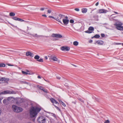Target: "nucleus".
I'll use <instances>...</instances> for the list:
<instances>
[{"label": "nucleus", "instance_id": "20e7f679", "mask_svg": "<svg viewBox=\"0 0 123 123\" xmlns=\"http://www.w3.org/2000/svg\"><path fill=\"white\" fill-rule=\"evenodd\" d=\"M16 93V92L14 91L7 90L0 92V95L2 94H15Z\"/></svg>", "mask_w": 123, "mask_h": 123}, {"label": "nucleus", "instance_id": "473e14b6", "mask_svg": "<svg viewBox=\"0 0 123 123\" xmlns=\"http://www.w3.org/2000/svg\"><path fill=\"white\" fill-rule=\"evenodd\" d=\"M110 122V121L109 120H105V122L104 123H109Z\"/></svg>", "mask_w": 123, "mask_h": 123}, {"label": "nucleus", "instance_id": "aec40b11", "mask_svg": "<svg viewBox=\"0 0 123 123\" xmlns=\"http://www.w3.org/2000/svg\"><path fill=\"white\" fill-rule=\"evenodd\" d=\"M81 10L82 12L83 13H85L87 12V9L86 8H83Z\"/></svg>", "mask_w": 123, "mask_h": 123}, {"label": "nucleus", "instance_id": "5fc2aeb1", "mask_svg": "<svg viewBox=\"0 0 123 123\" xmlns=\"http://www.w3.org/2000/svg\"><path fill=\"white\" fill-rule=\"evenodd\" d=\"M1 110H0V115L1 114Z\"/></svg>", "mask_w": 123, "mask_h": 123}, {"label": "nucleus", "instance_id": "2eb2a0df", "mask_svg": "<svg viewBox=\"0 0 123 123\" xmlns=\"http://www.w3.org/2000/svg\"><path fill=\"white\" fill-rule=\"evenodd\" d=\"M26 55L27 56H30L31 57L33 56V54L29 51H27L26 53Z\"/></svg>", "mask_w": 123, "mask_h": 123}, {"label": "nucleus", "instance_id": "72a5a7b5", "mask_svg": "<svg viewBox=\"0 0 123 123\" xmlns=\"http://www.w3.org/2000/svg\"><path fill=\"white\" fill-rule=\"evenodd\" d=\"M78 99L81 102H82L83 103H84V101L80 98H78Z\"/></svg>", "mask_w": 123, "mask_h": 123}, {"label": "nucleus", "instance_id": "f704fd0d", "mask_svg": "<svg viewBox=\"0 0 123 123\" xmlns=\"http://www.w3.org/2000/svg\"><path fill=\"white\" fill-rule=\"evenodd\" d=\"M70 22L71 23H74V21L73 20L71 19L70 20Z\"/></svg>", "mask_w": 123, "mask_h": 123}, {"label": "nucleus", "instance_id": "8fccbe9b", "mask_svg": "<svg viewBox=\"0 0 123 123\" xmlns=\"http://www.w3.org/2000/svg\"><path fill=\"white\" fill-rule=\"evenodd\" d=\"M113 12L114 13H115L117 14H119L118 13V12H116L114 11V12Z\"/></svg>", "mask_w": 123, "mask_h": 123}, {"label": "nucleus", "instance_id": "c756f323", "mask_svg": "<svg viewBox=\"0 0 123 123\" xmlns=\"http://www.w3.org/2000/svg\"><path fill=\"white\" fill-rule=\"evenodd\" d=\"M61 104L63 105L64 107H65L66 106L65 104L62 101H61Z\"/></svg>", "mask_w": 123, "mask_h": 123}, {"label": "nucleus", "instance_id": "13d9d810", "mask_svg": "<svg viewBox=\"0 0 123 123\" xmlns=\"http://www.w3.org/2000/svg\"><path fill=\"white\" fill-rule=\"evenodd\" d=\"M11 25L12 26H14L13 25Z\"/></svg>", "mask_w": 123, "mask_h": 123}, {"label": "nucleus", "instance_id": "e2e57ef3", "mask_svg": "<svg viewBox=\"0 0 123 123\" xmlns=\"http://www.w3.org/2000/svg\"><path fill=\"white\" fill-rule=\"evenodd\" d=\"M46 37H47V36H46Z\"/></svg>", "mask_w": 123, "mask_h": 123}, {"label": "nucleus", "instance_id": "603ef678", "mask_svg": "<svg viewBox=\"0 0 123 123\" xmlns=\"http://www.w3.org/2000/svg\"><path fill=\"white\" fill-rule=\"evenodd\" d=\"M117 44L119 45V44H122V43H118Z\"/></svg>", "mask_w": 123, "mask_h": 123}, {"label": "nucleus", "instance_id": "f8f14e48", "mask_svg": "<svg viewBox=\"0 0 123 123\" xmlns=\"http://www.w3.org/2000/svg\"><path fill=\"white\" fill-rule=\"evenodd\" d=\"M88 31H85V32L86 33H92V32L91 31H93L94 30V28L93 27L90 26L88 29Z\"/></svg>", "mask_w": 123, "mask_h": 123}, {"label": "nucleus", "instance_id": "4468645a", "mask_svg": "<svg viewBox=\"0 0 123 123\" xmlns=\"http://www.w3.org/2000/svg\"><path fill=\"white\" fill-rule=\"evenodd\" d=\"M12 18L15 20H18L20 21L21 22H23L24 21V20L22 19H20V18H18L16 17H13Z\"/></svg>", "mask_w": 123, "mask_h": 123}, {"label": "nucleus", "instance_id": "864d4df0", "mask_svg": "<svg viewBox=\"0 0 123 123\" xmlns=\"http://www.w3.org/2000/svg\"><path fill=\"white\" fill-rule=\"evenodd\" d=\"M59 102H60V103H61V100H59Z\"/></svg>", "mask_w": 123, "mask_h": 123}, {"label": "nucleus", "instance_id": "c85d7f7f", "mask_svg": "<svg viewBox=\"0 0 123 123\" xmlns=\"http://www.w3.org/2000/svg\"><path fill=\"white\" fill-rule=\"evenodd\" d=\"M37 61L39 62H43V59L42 58H40V59L39 60H37Z\"/></svg>", "mask_w": 123, "mask_h": 123}, {"label": "nucleus", "instance_id": "6e6d98bb", "mask_svg": "<svg viewBox=\"0 0 123 123\" xmlns=\"http://www.w3.org/2000/svg\"><path fill=\"white\" fill-rule=\"evenodd\" d=\"M114 15V14H112V15H111L110 16V17H111V16H112L113 15Z\"/></svg>", "mask_w": 123, "mask_h": 123}, {"label": "nucleus", "instance_id": "09e8293b", "mask_svg": "<svg viewBox=\"0 0 123 123\" xmlns=\"http://www.w3.org/2000/svg\"><path fill=\"white\" fill-rule=\"evenodd\" d=\"M37 78H39V79H41V77L40 76H37Z\"/></svg>", "mask_w": 123, "mask_h": 123}, {"label": "nucleus", "instance_id": "4c0bfd02", "mask_svg": "<svg viewBox=\"0 0 123 123\" xmlns=\"http://www.w3.org/2000/svg\"><path fill=\"white\" fill-rule=\"evenodd\" d=\"M74 10L75 11L78 12L79 11V9L78 8H76Z\"/></svg>", "mask_w": 123, "mask_h": 123}, {"label": "nucleus", "instance_id": "de8ad7c7", "mask_svg": "<svg viewBox=\"0 0 123 123\" xmlns=\"http://www.w3.org/2000/svg\"><path fill=\"white\" fill-rule=\"evenodd\" d=\"M45 59L46 60H47L48 59L47 57V56H45Z\"/></svg>", "mask_w": 123, "mask_h": 123}, {"label": "nucleus", "instance_id": "2f4dec72", "mask_svg": "<svg viewBox=\"0 0 123 123\" xmlns=\"http://www.w3.org/2000/svg\"><path fill=\"white\" fill-rule=\"evenodd\" d=\"M43 91L44 92L46 93H48V91H47V90L46 89H44V88L43 90Z\"/></svg>", "mask_w": 123, "mask_h": 123}, {"label": "nucleus", "instance_id": "f3484780", "mask_svg": "<svg viewBox=\"0 0 123 123\" xmlns=\"http://www.w3.org/2000/svg\"><path fill=\"white\" fill-rule=\"evenodd\" d=\"M6 79L5 78L0 77V83H1L4 82L5 81Z\"/></svg>", "mask_w": 123, "mask_h": 123}, {"label": "nucleus", "instance_id": "6ab92c4d", "mask_svg": "<svg viewBox=\"0 0 123 123\" xmlns=\"http://www.w3.org/2000/svg\"><path fill=\"white\" fill-rule=\"evenodd\" d=\"M96 43L100 45L103 44L104 43L103 42V41L100 40L97 41H96Z\"/></svg>", "mask_w": 123, "mask_h": 123}, {"label": "nucleus", "instance_id": "dca6fc26", "mask_svg": "<svg viewBox=\"0 0 123 123\" xmlns=\"http://www.w3.org/2000/svg\"><path fill=\"white\" fill-rule=\"evenodd\" d=\"M50 100L51 102L53 104H58L57 101H56L53 98H51L50 99Z\"/></svg>", "mask_w": 123, "mask_h": 123}, {"label": "nucleus", "instance_id": "bf43d9fd", "mask_svg": "<svg viewBox=\"0 0 123 123\" xmlns=\"http://www.w3.org/2000/svg\"><path fill=\"white\" fill-rule=\"evenodd\" d=\"M111 18H110V20H111Z\"/></svg>", "mask_w": 123, "mask_h": 123}, {"label": "nucleus", "instance_id": "5701e85b", "mask_svg": "<svg viewBox=\"0 0 123 123\" xmlns=\"http://www.w3.org/2000/svg\"><path fill=\"white\" fill-rule=\"evenodd\" d=\"M40 57L39 56L37 55H36L34 57V58L35 59H37V60H38V59Z\"/></svg>", "mask_w": 123, "mask_h": 123}, {"label": "nucleus", "instance_id": "ea45409f", "mask_svg": "<svg viewBox=\"0 0 123 123\" xmlns=\"http://www.w3.org/2000/svg\"><path fill=\"white\" fill-rule=\"evenodd\" d=\"M101 35L102 37H104L105 36V35L104 34L102 33L101 34Z\"/></svg>", "mask_w": 123, "mask_h": 123}, {"label": "nucleus", "instance_id": "9b49d317", "mask_svg": "<svg viewBox=\"0 0 123 123\" xmlns=\"http://www.w3.org/2000/svg\"><path fill=\"white\" fill-rule=\"evenodd\" d=\"M11 98V97H9L7 98L4 99L3 100V103L5 105H7L9 101Z\"/></svg>", "mask_w": 123, "mask_h": 123}, {"label": "nucleus", "instance_id": "e433bc0d", "mask_svg": "<svg viewBox=\"0 0 123 123\" xmlns=\"http://www.w3.org/2000/svg\"><path fill=\"white\" fill-rule=\"evenodd\" d=\"M31 28L29 27H27V30H31Z\"/></svg>", "mask_w": 123, "mask_h": 123}, {"label": "nucleus", "instance_id": "f03ea898", "mask_svg": "<svg viewBox=\"0 0 123 123\" xmlns=\"http://www.w3.org/2000/svg\"><path fill=\"white\" fill-rule=\"evenodd\" d=\"M68 18L67 16H66L64 15L61 14L59 15L56 18V20L60 22L61 24H62V23L61 21L62 19L63 20V18Z\"/></svg>", "mask_w": 123, "mask_h": 123}, {"label": "nucleus", "instance_id": "680f3d73", "mask_svg": "<svg viewBox=\"0 0 123 123\" xmlns=\"http://www.w3.org/2000/svg\"><path fill=\"white\" fill-rule=\"evenodd\" d=\"M55 40H57V39H55Z\"/></svg>", "mask_w": 123, "mask_h": 123}, {"label": "nucleus", "instance_id": "37998d69", "mask_svg": "<svg viewBox=\"0 0 123 123\" xmlns=\"http://www.w3.org/2000/svg\"><path fill=\"white\" fill-rule=\"evenodd\" d=\"M45 9V8H41L40 9V10L41 11H43Z\"/></svg>", "mask_w": 123, "mask_h": 123}, {"label": "nucleus", "instance_id": "3c124183", "mask_svg": "<svg viewBox=\"0 0 123 123\" xmlns=\"http://www.w3.org/2000/svg\"><path fill=\"white\" fill-rule=\"evenodd\" d=\"M27 34H29V35H30L31 36H32V35H30V34H31L30 32H28L27 33Z\"/></svg>", "mask_w": 123, "mask_h": 123}, {"label": "nucleus", "instance_id": "6e6552de", "mask_svg": "<svg viewBox=\"0 0 123 123\" xmlns=\"http://www.w3.org/2000/svg\"><path fill=\"white\" fill-rule=\"evenodd\" d=\"M37 121L39 123H45V119L43 117H40L38 118Z\"/></svg>", "mask_w": 123, "mask_h": 123}, {"label": "nucleus", "instance_id": "412c9836", "mask_svg": "<svg viewBox=\"0 0 123 123\" xmlns=\"http://www.w3.org/2000/svg\"><path fill=\"white\" fill-rule=\"evenodd\" d=\"M73 44L74 46H77L78 45L79 43L78 41H75L73 42Z\"/></svg>", "mask_w": 123, "mask_h": 123}, {"label": "nucleus", "instance_id": "423d86ee", "mask_svg": "<svg viewBox=\"0 0 123 123\" xmlns=\"http://www.w3.org/2000/svg\"><path fill=\"white\" fill-rule=\"evenodd\" d=\"M50 60H52L54 62H57L58 63H59L60 61L58 60L57 58L55 55H52L50 56L49 58Z\"/></svg>", "mask_w": 123, "mask_h": 123}, {"label": "nucleus", "instance_id": "a19ab883", "mask_svg": "<svg viewBox=\"0 0 123 123\" xmlns=\"http://www.w3.org/2000/svg\"><path fill=\"white\" fill-rule=\"evenodd\" d=\"M55 108H56V109L60 111V109L57 107L55 106Z\"/></svg>", "mask_w": 123, "mask_h": 123}, {"label": "nucleus", "instance_id": "79ce46f5", "mask_svg": "<svg viewBox=\"0 0 123 123\" xmlns=\"http://www.w3.org/2000/svg\"><path fill=\"white\" fill-rule=\"evenodd\" d=\"M42 16L44 17H47V16L45 14H43V15H42Z\"/></svg>", "mask_w": 123, "mask_h": 123}, {"label": "nucleus", "instance_id": "bb28decb", "mask_svg": "<svg viewBox=\"0 0 123 123\" xmlns=\"http://www.w3.org/2000/svg\"><path fill=\"white\" fill-rule=\"evenodd\" d=\"M37 87L38 88H39L40 90H43V89H44L43 88V87L40 86H38V85L37 86Z\"/></svg>", "mask_w": 123, "mask_h": 123}, {"label": "nucleus", "instance_id": "393cba45", "mask_svg": "<svg viewBox=\"0 0 123 123\" xmlns=\"http://www.w3.org/2000/svg\"><path fill=\"white\" fill-rule=\"evenodd\" d=\"M5 66V64L3 63H0V67H4Z\"/></svg>", "mask_w": 123, "mask_h": 123}, {"label": "nucleus", "instance_id": "f257e3e1", "mask_svg": "<svg viewBox=\"0 0 123 123\" xmlns=\"http://www.w3.org/2000/svg\"><path fill=\"white\" fill-rule=\"evenodd\" d=\"M41 110L40 107L35 106L32 107L30 110V116L31 118L35 117Z\"/></svg>", "mask_w": 123, "mask_h": 123}, {"label": "nucleus", "instance_id": "7ed1b4c3", "mask_svg": "<svg viewBox=\"0 0 123 123\" xmlns=\"http://www.w3.org/2000/svg\"><path fill=\"white\" fill-rule=\"evenodd\" d=\"M12 108L13 111L16 112H19L23 110L22 109L15 105H13L12 106Z\"/></svg>", "mask_w": 123, "mask_h": 123}, {"label": "nucleus", "instance_id": "c03bdc74", "mask_svg": "<svg viewBox=\"0 0 123 123\" xmlns=\"http://www.w3.org/2000/svg\"><path fill=\"white\" fill-rule=\"evenodd\" d=\"M26 72L28 73H30V72L29 70H26Z\"/></svg>", "mask_w": 123, "mask_h": 123}, {"label": "nucleus", "instance_id": "a211bd4d", "mask_svg": "<svg viewBox=\"0 0 123 123\" xmlns=\"http://www.w3.org/2000/svg\"><path fill=\"white\" fill-rule=\"evenodd\" d=\"M30 35H32V36L34 37H38L42 36L41 35H38L37 34H36L34 35L32 34H30Z\"/></svg>", "mask_w": 123, "mask_h": 123}, {"label": "nucleus", "instance_id": "39448f33", "mask_svg": "<svg viewBox=\"0 0 123 123\" xmlns=\"http://www.w3.org/2000/svg\"><path fill=\"white\" fill-rule=\"evenodd\" d=\"M122 24L121 22L119 23H116L114 24V25L116 26V28L117 29L123 31V26H122Z\"/></svg>", "mask_w": 123, "mask_h": 123}, {"label": "nucleus", "instance_id": "49530a36", "mask_svg": "<svg viewBox=\"0 0 123 123\" xmlns=\"http://www.w3.org/2000/svg\"><path fill=\"white\" fill-rule=\"evenodd\" d=\"M56 78L57 79H60L61 78L60 77L58 76H57Z\"/></svg>", "mask_w": 123, "mask_h": 123}, {"label": "nucleus", "instance_id": "7c9ffc66", "mask_svg": "<svg viewBox=\"0 0 123 123\" xmlns=\"http://www.w3.org/2000/svg\"><path fill=\"white\" fill-rule=\"evenodd\" d=\"M49 18H53V19L56 20V18H55L54 17H53L52 16H49Z\"/></svg>", "mask_w": 123, "mask_h": 123}, {"label": "nucleus", "instance_id": "0eeeda50", "mask_svg": "<svg viewBox=\"0 0 123 123\" xmlns=\"http://www.w3.org/2000/svg\"><path fill=\"white\" fill-rule=\"evenodd\" d=\"M60 49L63 51L65 52L69 50L70 48L69 47L67 46L66 45H65L61 47Z\"/></svg>", "mask_w": 123, "mask_h": 123}, {"label": "nucleus", "instance_id": "58836bf2", "mask_svg": "<svg viewBox=\"0 0 123 123\" xmlns=\"http://www.w3.org/2000/svg\"><path fill=\"white\" fill-rule=\"evenodd\" d=\"M3 99V98L2 97H0V103H1V100Z\"/></svg>", "mask_w": 123, "mask_h": 123}, {"label": "nucleus", "instance_id": "ddd939ff", "mask_svg": "<svg viewBox=\"0 0 123 123\" xmlns=\"http://www.w3.org/2000/svg\"><path fill=\"white\" fill-rule=\"evenodd\" d=\"M62 21L64 25H66L68 24L69 20L68 19V18H64L63 19Z\"/></svg>", "mask_w": 123, "mask_h": 123}, {"label": "nucleus", "instance_id": "b1692460", "mask_svg": "<svg viewBox=\"0 0 123 123\" xmlns=\"http://www.w3.org/2000/svg\"><path fill=\"white\" fill-rule=\"evenodd\" d=\"M9 15L11 16H13L15 15V14L13 12H11L10 13Z\"/></svg>", "mask_w": 123, "mask_h": 123}, {"label": "nucleus", "instance_id": "a878e982", "mask_svg": "<svg viewBox=\"0 0 123 123\" xmlns=\"http://www.w3.org/2000/svg\"><path fill=\"white\" fill-rule=\"evenodd\" d=\"M20 83L22 84H29L27 82L25 81H20Z\"/></svg>", "mask_w": 123, "mask_h": 123}, {"label": "nucleus", "instance_id": "cd10ccee", "mask_svg": "<svg viewBox=\"0 0 123 123\" xmlns=\"http://www.w3.org/2000/svg\"><path fill=\"white\" fill-rule=\"evenodd\" d=\"M94 37H95L96 38H98L100 36L98 35L97 34V35H95L94 36Z\"/></svg>", "mask_w": 123, "mask_h": 123}, {"label": "nucleus", "instance_id": "4d7b16f0", "mask_svg": "<svg viewBox=\"0 0 123 123\" xmlns=\"http://www.w3.org/2000/svg\"><path fill=\"white\" fill-rule=\"evenodd\" d=\"M92 42V40H91V41L90 42Z\"/></svg>", "mask_w": 123, "mask_h": 123}, {"label": "nucleus", "instance_id": "052dcab7", "mask_svg": "<svg viewBox=\"0 0 123 123\" xmlns=\"http://www.w3.org/2000/svg\"><path fill=\"white\" fill-rule=\"evenodd\" d=\"M122 45L123 46V43H122Z\"/></svg>", "mask_w": 123, "mask_h": 123}, {"label": "nucleus", "instance_id": "a18cd8bd", "mask_svg": "<svg viewBox=\"0 0 123 123\" xmlns=\"http://www.w3.org/2000/svg\"><path fill=\"white\" fill-rule=\"evenodd\" d=\"M98 2H97L95 4V5L96 6H98Z\"/></svg>", "mask_w": 123, "mask_h": 123}, {"label": "nucleus", "instance_id": "9d476101", "mask_svg": "<svg viewBox=\"0 0 123 123\" xmlns=\"http://www.w3.org/2000/svg\"><path fill=\"white\" fill-rule=\"evenodd\" d=\"M98 13H105L108 12V11L104 9H99L98 10Z\"/></svg>", "mask_w": 123, "mask_h": 123}, {"label": "nucleus", "instance_id": "c9c22d12", "mask_svg": "<svg viewBox=\"0 0 123 123\" xmlns=\"http://www.w3.org/2000/svg\"><path fill=\"white\" fill-rule=\"evenodd\" d=\"M47 12L48 13H50L51 12V10H49L47 11Z\"/></svg>", "mask_w": 123, "mask_h": 123}, {"label": "nucleus", "instance_id": "1a4fd4ad", "mask_svg": "<svg viewBox=\"0 0 123 123\" xmlns=\"http://www.w3.org/2000/svg\"><path fill=\"white\" fill-rule=\"evenodd\" d=\"M52 36L54 37H56L58 38H62V36L59 34H52Z\"/></svg>", "mask_w": 123, "mask_h": 123}, {"label": "nucleus", "instance_id": "4be33fe9", "mask_svg": "<svg viewBox=\"0 0 123 123\" xmlns=\"http://www.w3.org/2000/svg\"><path fill=\"white\" fill-rule=\"evenodd\" d=\"M22 74H24L27 75V74H31L30 73H28L27 72H26L23 71H22Z\"/></svg>", "mask_w": 123, "mask_h": 123}]
</instances>
